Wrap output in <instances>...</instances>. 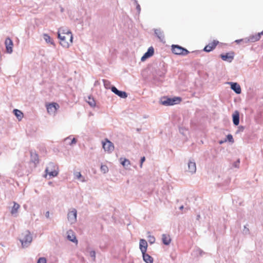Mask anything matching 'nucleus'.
<instances>
[{"label": "nucleus", "mask_w": 263, "mask_h": 263, "mask_svg": "<svg viewBox=\"0 0 263 263\" xmlns=\"http://www.w3.org/2000/svg\"><path fill=\"white\" fill-rule=\"evenodd\" d=\"M110 89L112 92L121 98L125 99L127 97V94L125 91L119 90L114 86H111Z\"/></svg>", "instance_id": "9d476101"}, {"label": "nucleus", "mask_w": 263, "mask_h": 263, "mask_svg": "<svg viewBox=\"0 0 263 263\" xmlns=\"http://www.w3.org/2000/svg\"><path fill=\"white\" fill-rule=\"evenodd\" d=\"M77 211L75 209H72L67 214V219L70 224H73L77 221Z\"/></svg>", "instance_id": "423d86ee"}, {"label": "nucleus", "mask_w": 263, "mask_h": 263, "mask_svg": "<svg viewBox=\"0 0 263 263\" xmlns=\"http://www.w3.org/2000/svg\"><path fill=\"white\" fill-rule=\"evenodd\" d=\"M259 33L260 35H263V30L261 32H259Z\"/></svg>", "instance_id": "5fc2aeb1"}, {"label": "nucleus", "mask_w": 263, "mask_h": 263, "mask_svg": "<svg viewBox=\"0 0 263 263\" xmlns=\"http://www.w3.org/2000/svg\"><path fill=\"white\" fill-rule=\"evenodd\" d=\"M245 129V127L243 126H239L238 127V130L237 131V133L238 132H242Z\"/></svg>", "instance_id": "79ce46f5"}, {"label": "nucleus", "mask_w": 263, "mask_h": 263, "mask_svg": "<svg viewBox=\"0 0 263 263\" xmlns=\"http://www.w3.org/2000/svg\"><path fill=\"white\" fill-rule=\"evenodd\" d=\"M122 158L120 159L121 163L123 166H126L130 164V161L129 160L124 158L123 161H122Z\"/></svg>", "instance_id": "2f4dec72"}, {"label": "nucleus", "mask_w": 263, "mask_h": 263, "mask_svg": "<svg viewBox=\"0 0 263 263\" xmlns=\"http://www.w3.org/2000/svg\"><path fill=\"white\" fill-rule=\"evenodd\" d=\"M232 120L234 125L237 126L239 124L240 117L239 112L237 110H235L232 115Z\"/></svg>", "instance_id": "4468645a"}, {"label": "nucleus", "mask_w": 263, "mask_h": 263, "mask_svg": "<svg viewBox=\"0 0 263 263\" xmlns=\"http://www.w3.org/2000/svg\"><path fill=\"white\" fill-rule=\"evenodd\" d=\"M67 238L69 240H70L71 242H78V240H77L76 236L73 234H72L71 235L68 234L67 236Z\"/></svg>", "instance_id": "7c9ffc66"}, {"label": "nucleus", "mask_w": 263, "mask_h": 263, "mask_svg": "<svg viewBox=\"0 0 263 263\" xmlns=\"http://www.w3.org/2000/svg\"><path fill=\"white\" fill-rule=\"evenodd\" d=\"M160 77H161V78H163L164 77V73L162 72H160V74H159Z\"/></svg>", "instance_id": "09e8293b"}, {"label": "nucleus", "mask_w": 263, "mask_h": 263, "mask_svg": "<svg viewBox=\"0 0 263 263\" xmlns=\"http://www.w3.org/2000/svg\"><path fill=\"white\" fill-rule=\"evenodd\" d=\"M101 170L102 172L105 173L108 171V167L106 165H101Z\"/></svg>", "instance_id": "58836bf2"}, {"label": "nucleus", "mask_w": 263, "mask_h": 263, "mask_svg": "<svg viewBox=\"0 0 263 263\" xmlns=\"http://www.w3.org/2000/svg\"><path fill=\"white\" fill-rule=\"evenodd\" d=\"M105 140V142H102L103 148L105 151L111 153L114 150V145L107 139H106Z\"/></svg>", "instance_id": "0eeeda50"}, {"label": "nucleus", "mask_w": 263, "mask_h": 263, "mask_svg": "<svg viewBox=\"0 0 263 263\" xmlns=\"http://www.w3.org/2000/svg\"><path fill=\"white\" fill-rule=\"evenodd\" d=\"M43 38L46 43H50V44L54 46H55V44H54L53 40L47 34H46V33L44 34Z\"/></svg>", "instance_id": "4be33fe9"}, {"label": "nucleus", "mask_w": 263, "mask_h": 263, "mask_svg": "<svg viewBox=\"0 0 263 263\" xmlns=\"http://www.w3.org/2000/svg\"><path fill=\"white\" fill-rule=\"evenodd\" d=\"M248 227H249L248 224H247L244 226L243 229L242 231V233L243 235H247L250 234V230H249Z\"/></svg>", "instance_id": "c85d7f7f"}, {"label": "nucleus", "mask_w": 263, "mask_h": 263, "mask_svg": "<svg viewBox=\"0 0 263 263\" xmlns=\"http://www.w3.org/2000/svg\"><path fill=\"white\" fill-rule=\"evenodd\" d=\"M48 112L50 115H54L59 108V105L57 103H52L46 106Z\"/></svg>", "instance_id": "6e6552de"}, {"label": "nucleus", "mask_w": 263, "mask_h": 263, "mask_svg": "<svg viewBox=\"0 0 263 263\" xmlns=\"http://www.w3.org/2000/svg\"><path fill=\"white\" fill-rule=\"evenodd\" d=\"M145 160V157H142L141 158V159H140V166L141 167H142V164L143 163V162H144Z\"/></svg>", "instance_id": "37998d69"}, {"label": "nucleus", "mask_w": 263, "mask_h": 263, "mask_svg": "<svg viewBox=\"0 0 263 263\" xmlns=\"http://www.w3.org/2000/svg\"><path fill=\"white\" fill-rule=\"evenodd\" d=\"M13 112L15 116L18 118V120H20L22 118L23 113L19 110L17 109H14L13 110Z\"/></svg>", "instance_id": "cd10ccee"}, {"label": "nucleus", "mask_w": 263, "mask_h": 263, "mask_svg": "<svg viewBox=\"0 0 263 263\" xmlns=\"http://www.w3.org/2000/svg\"><path fill=\"white\" fill-rule=\"evenodd\" d=\"M224 142H225L224 140V141H220L219 143V144H221L223 143H224Z\"/></svg>", "instance_id": "3c124183"}, {"label": "nucleus", "mask_w": 263, "mask_h": 263, "mask_svg": "<svg viewBox=\"0 0 263 263\" xmlns=\"http://www.w3.org/2000/svg\"><path fill=\"white\" fill-rule=\"evenodd\" d=\"M205 254V252H204L199 248H195L193 250V252H192V255L194 257H198L199 256H202L203 254Z\"/></svg>", "instance_id": "f3484780"}, {"label": "nucleus", "mask_w": 263, "mask_h": 263, "mask_svg": "<svg viewBox=\"0 0 263 263\" xmlns=\"http://www.w3.org/2000/svg\"><path fill=\"white\" fill-rule=\"evenodd\" d=\"M76 143H77V140H76V139L75 138H73L71 140V142L69 143V145H72V144H76Z\"/></svg>", "instance_id": "c03bdc74"}, {"label": "nucleus", "mask_w": 263, "mask_h": 263, "mask_svg": "<svg viewBox=\"0 0 263 263\" xmlns=\"http://www.w3.org/2000/svg\"><path fill=\"white\" fill-rule=\"evenodd\" d=\"M155 35L159 39L160 41L163 43H165V38L163 32L159 29H154Z\"/></svg>", "instance_id": "dca6fc26"}, {"label": "nucleus", "mask_w": 263, "mask_h": 263, "mask_svg": "<svg viewBox=\"0 0 263 263\" xmlns=\"http://www.w3.org/2000/svg\"><path fill=\"white\" fill-rule=\"evenodd\" d=\"M240 160L239 159H237L235 162H234L233 164V166L234 167L238 168L239 166Z\"/></svg>", "instance_id": "e433bc0d"}, {"label": "nucleus", "mask_w": 263, "mask_h": 263, "mask_svg": "<svg viewBox=\"0 0 263 263\" xmlns=\"http://www.w3.org/2000/svg\"><path fill=\"white\" fill-rule=\"evenodd\" d=\"M20 241L23 248H27L30 246L32 241V236L28 230L23 232L21 234Z\"/></svg>", "instance_id": "f03ea898"}, {"label": "nucleus", "mask_w": 263, "mask_h": 263, "mask_svg": "<svg viewBox=\"0 0 263 263\" xmlns=\"http://www.w3.org/2000/svg\"><path fill=\"white\" fill-rule=\"evenodd\" d=\"M147 58H148L144 54V55L141 57V61L142 62L144 61Z\"/></svg>", "instance_id": "a18cd8bd"}, {"label": "nucleus", "mask_w": 263, "mask_h": 263, "mask_svg": "<svg viewBox=\"0 0 263 263\" xmlns=\"http://www.w3.org/2000/svg\"><path fill=\"white\" fill-rule=\"evenodd\" d=\"M261 35L259 33L255 35H252L249 36L250 42H255L260 40Z\"/></svg>", "instance_id": "b1692460"}, {"label": "nucleus", "mask_w": 263, "mask_h": 263, "mask_svg": "<svg viewBox=\"0 0 263 263\" xmlns=\"http://www.w3.org/2000/svg\"><path fill=\"white\" fill-rule=\"evenodd\" d=\"M136 6V10L138 12V13L139 14L140 13V11H141V7H140V5L138 3L137 4H135Z\"/></svg>", "instance_id": "ea45409f"}, {"label": "nucleus", "mask_w": 263, "mask_h": 263, "mask_svg": "<svg viewBox=\"0 0 263 263\" xmlns=\"http://www.w3.org/2000/svg\"><path fill=\"white\" fill-rule=\"evenodd\" d=\"M188 171L192 174L196 173V163L194 161L190 160L188 162Z\"/></svg>", "instance_id": "2eb2a0df"}, {"label": "nucleus", "mask_w": 263, "mask_h": 263, "mask_svg": "<svg viewBox=\"0 0 263 263\" xmlns=\"http://www.w3.org/2000/svg\"><path fill=\"white\" fill-rule=\"evenodd\" d=\"M104 86L106 89H110L112 86H111V83L107 80H102Z\"/></svg>", "instance_id": "c756f323"}, {"label": "nucleus", "mask_w": 263, "mask_h": 263, "mask_svg": "<svg viewBox=\"0 0 263 263\" xmlns=\"http://www.w3.org/2000/svg\"><path fill=\"white\" fill-rule=\"evenodd\" d=\"M49 211H47L45 213V217L47 218H49Z\"/></svg>", "instance_id": "49530a36"}, {"label": "nucleus", "mask_w": 263, "mask_h": 263, "mask_svg": "<svg viewBox=\"0 0 263 263\" xmlns=\"http://www.w3.org/2000/svg\"><path fill=\"white\" fill-rule=\"evenodd\" d=\"M154 53V49L151 46L148 48L147 51L144 53V54L148 58L152 57Z\"/></svg>", "instance_id": "a878e982"}, {"label": "nucleus", "mask_w": 263, "mask_h": 263, "mask_svg": "<svg viewBox=\"0 0 263 263\" xmlns=\"http://www.w3.org/2000/svg\"><path fill=\"white\" fill-rule=\"evenodd\" d=\"M139 248L142 253L146 252L147 243L145 239H141L140 240Z\"/></svg>", "instance_id": "a211bd4d"}, {"label": "nucleus", "mask_w": 263, "mask_h": 263, "mask_svg": "<svg viewBox=\"0 0 263 263\" xmlns=\"http://www.w3.org/2000/svg\"><path fill=\"white\" fill-rule=\"evenodd\" d=\"M231 88L236 93L240 94L241 92L240 85L236 82H230Z\"/></svg>", "instance_id": "ddd939ff"}, {"label": "nucleus", "mask_w": 263, "mask_h": 263, "mask_svg": "<svg viewBox=\"0 0 263 263\" xmlns=\"http://www.w3.org/2000/svg\"><path fill=\"white\" fill-rule=\"evenodd\" d=\"M218 43V41L214 40L213 42L210 43L205 46L203 49V50L207 52L211 51L216 47Z\"/></svg>", "instance_id": "f8f14e48"}, {"label": "nucleus", "mask_w": 263, "mask_h": 263, "mask_svg": "<svg viewBox=\"0 0 263 263\" xmlns=\"http://www.w3.org/2000/svg\"><path fill=\"white\" fill-rule=\"evenodd\" d=\"M58 37L60 40V44L64 48H68L70 43H72L73 36L70 31H67V35H62L61 33H58Z\"/></svg>", "instance_id": "f257e3e1"}, {"label": "nucleus", "mask_w": 263, "mask_h": 263, "mask_svg": "<svg viewBox=\"0 0 263 263\" xmlns=\"http://www.w3.org/2000/svg\"><path fill=\"white\" fill-rule=\"evenodd\" d=\"M148 241L151 244H153L155 242V238L154 236L149 235L148 237Z\"/></svg>", "instance_id": "f704fd0d"}, {"label": "nucleus", "mask_w": 263, "mask_h": 263, "mask_svg": "<svg viewBox=\"0 0 263 263\" xmlns=\"http://www.w3.org/2000/svg\"><path fill=\"white\" fill-rule=\"evenodd\" d=\"M89 255L92 258L93 260H95L96 259V252L95 251H90L89 252Z\"/></svg>", "instance_id": "c9c22d12"}, {"label": "nucleus", "mask_w": 263, "mask_h": 263, "mask_svg": "<svg viewBox=\"0 0 263 263\" xmlns=\"http://www.w3.org/2000/svg\"><path fill=\"white\" fill-rule=\"evenodd\" d=\"M241 40H242V42L243 43H248L249 42H250L249 37L242 39Z\"/></svg>", "instance_id": "a19ab883"}, {"label": "nucleus", "mask_w": 263, "mask_h": 263, "mask_svg": "<svg viewBox=\"0 0 263 263\" xmlns=\"http://www.w3.org/2000/svg\"><path fill=\"white\" fill-rule=\"evenodd\" d=\"M87 103L91 107H95L96 106V101L93 98H91V96H89L88 97V100H87Z\"/></svg>", "instance_id": "bb28decb"}, {"label": "nucleus", "mask_w": 263, "mask_h": 263, "mask_svg": "<svg viewBox=\"0 0 263 263\" xmlns=\"http://www.w3.org/2000/svg\"><path fill=\"white\" fill-rule=\"evenodd\" d=\"M31 160L34 163H38L39 162L38 155L35 153L31 152Z\"/></svg>", "instance_id": "5701e85b"}, {"label": "nucleus", "mask_w": 263, "mask_h": 263, "mask_svg": "<svg viewBox=\"0 0 263 263\" xmlns=\"http://www.w3.org/2000/svg\"><path fill=\"white\" fill-rule=\"evenodd\" d=\"M228 141L230 142L233 143L234 140L232 135L229 134L227 136V139L224 140V141Z\"/></svg>", "instance_id": "72a5a7b5"}, {"label": "nucleus", "mask_w": 263, "mask_h": 263, "mask_svg": "<svg viewBox=\"0 0 263 263\" xmlns=\"http://www.w3.org/2000/svg\"><path fill=\"white\" fill-rule=\"evenodd\" d=\"M181 101V99L180 97L164 98L161 100V104L165 106L173 105L179 103Z\"/></svg>", "instance_id": "39448f33"}, {"label": "nucleus", "mask_w": 263, "mask_h": 263, "mask_svg": "<svg viewBox=\"0 0 263 263\" xmlns=\"http://www.w3.org/2000/svg\"><path fill=\"white\" fill-rule=\"evenodd\" d=\"M74 178L79 179L81 182H84L86 181L84 177H83L79 172H76L74 173Z\"/></svg>", "instance_id": "393cba45"}, {"label": "nucleus", "mask_w": 263, "mask_h": 263, "mask_svg": "<svg viewBox=\"0 0 263 263\" xmlns=\"http://www.w3.org/2000/svg\"><path fill=\"white\" fill-rule=\"evenodd\" d=\"M162 240L163 243L166 246L169 245L171 241L170 235L165 234H162Z\"/></svg>", "instance_id": "412c9836"}, {"label": "nucleus", "mask_w": 263, "mask_h": 263, "mask_svg": "<svg viewBox=\"0 0 263 263\" xmlns=\"http://www.w3.org/2000/svg\"><path fill=\"white\" fill-rule=\"evenodd\" d=\"M183 208H184L183 205H181V206H180L179 207V209H180V210H182L183 209Z\"/></svg>", "instance_id": "8fccbe9b"}, {"label": "nucleus", "mask_w": 263, "mask_h": 263, "mask_svg": "<svg viewBox=\"0 0 263 263\" xmlns=\"http://www.w3.org/2000/svg\"><path fill=\"white\" fill-rule=\"evenodd\" d=\"M133 1H134V4H135L138 3L137 0H133Z\"/></svg>", "instance_id": "603ef678"}, {"label": "nucleus", "mask_w": 263, "mask_h": 263, "mask_svg": "<svg viewBox=\"0 0 263 263\" xmlns=\"http://www.w3.org/2000/svg\"><path fill=\"white\" fill-rule=\"evenodd\" d=\"M242 40L241 39H240V40H235V43H237V44H239V43H240L242 42Z\"/></svg>", "instance_id": "de8ad7c7"}, {"label": "nucleus", "mask_w": 263, "mask_h": 263, "mask_svg": "<svg viewBox=\"0 0 263 263\" xmlns=\"http://www.w3.org/2000/svg\"><path fill=\"white\" fill-rule=\"evenodd\" d=\"M61 12H63V11H64V9H63V8H61Z\"/></svg>", "instance_id": "6e6d98bb"}, {"label": "nucleus", "mask_w": 263, "mask_h": 263, "mask_svg": "<svg viewBox=\"0 0 263 263\" xmlns=\"http://www.w3.org/2000/svg\"><path fill=\"white\" fill-rule=\"evenodd\" d=\"M37 263H46V259L45 257H40Z\"/></svg>", "instance_id": "4c0bfd02"}, {"label": "nucleus", "mask_w": 263, "mask_h": 263, "mask_svg": "<svg viewBox=\"0 0 263 263\" xmlns=\"http://www.w3.org/2000/svg\"><path fill=\"white\" fill-rule=\"evenodd\" d=\"M172 51L173 53L177 55H186L189 53L186 49L178 45H173Z\"/></svg>", "instance_id": "20e7f679"}, {"label": "nucleus", "mask_w": 263, "mask_h": 263, "mask_svg": "<svg viewBox=\"0 0 263 263\" xmlns=\"http://www.w3.org/2000/svg\"><path fill=\"white\" fill-rule=\"evenodd\" d=\"M222 60L228 62H231L234 58V52H230L226 54H221L220 55Z\"/></svg>", "instance_id": "1a4fd4ad"}, {"label": "nucleus", "mask_w": 263, "mask_h": 263, "mask_svg": "<svg viewBox=\"0 0 263 263\" xmlns=\"http://www.w3.org/2000/svg\"><path fill=\"white\" fill-rule=\"evenodd\" d=\"M57 169L58 167L54 163L50 162L46 168L45 172L46 174H48L50 176L54 177L57 176L58 174V172L57 171Z\"/></svg>", "instance_id": "7ed1b4c3"}, {"label": "nucleus", "mask_w": 263, "mask_h": 263, "mask_svg": "<svg viewBox=\"0 0 263 263\" xmlns=\"http://www.w3.org/2000/svg\"><path fill=\"white\" fill-rule=\"evenodd\" d=\"M20 205L16 202H13V206H12L11 210V214L14 217L17 216V213L18 210L20 209Z\"/></svg>", "instance_id": "6ab92c4d"}, {"label": "nucleus", "mask_w": 263, "mask_h": 263, "mask_svg": "<svg viewBox=\"0 0 263 263\" xmlns=\"http://www.w3.org/2000/svg\"><path fill=\"white\" fill-rule=\"evenodd\" d=\"M68 139H70V137H68L66 138L65 139V140L66 141V140H68Z\"/></svg>", "instance_id": "864d4df0"}, {"label": "nucleus", "mask_w": 263, "mask_h": 263, "mask_svg": "<svg viewBox=\"0 0 263 263\" xmlns=\"http://www.w3.org/2000/svg\"><path fill=\"white\" fill-rule=\"evenodd\" d=\"M143 260L146 263H153V258L146 252L142 253Z\"/></svg>", "instance_id": "aec40b11"}, {"label": "nucleus", "mask_w": 263, "mask_h": 263, "mask_svg": "<svg viewBox=\"0 0 263 263\" xmlns=\"http://www.w3.org/2000/svg\"><path fill=\"white\" fill-rule=\"evenodd\" d=\"M67 31H70L69 30L65 29L63 28H60L58 30V33H61L62 35H67Z\"/></svg>", "instance_id": "473e14b6"}, {"label": "nucleus", "mask_w": 263, "mask_h": 263, "mask_svg": "<svg viewBox=\"0 0 263 263\" xmlns=\"http://www.w3.org/2000/svg\"><path fill=\"white\" fill-rule=\"evenodd\" d=\"M5 44L6 46V51L8 53H11L13 51L12 47L13 46V43L10 37H7Z\"/></svg>", "instance_id": "9b49d317"}]
</instances>
